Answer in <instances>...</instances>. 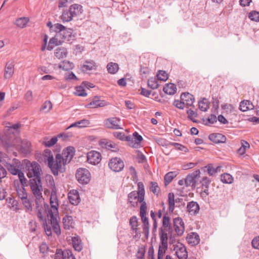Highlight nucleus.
Segmentation results:
<instances>
[{
	"label": "nucleus",
	"mask_w": 259,
	"mask_h": 259,
	"mask_svg": "<svg viewBox=\"0 0 259 259\" xmlns=\"http://www.w3.org/2000/svg\"><path fill=\"white\" fill-rule=\"evenodd\" d=\"M138 219L136 216H133L130 220V225L132 229L135 232L138 230Z\"/></svg>",
	"instance_id": "obj_40"
},
{
	"label": "nucleus",
	"mask_w": 259,
	"mask_h": 259,
	"mask_svg": "<svg viewBox=\"0 0 259 259\" xmlns=\"http://www.w3.org/2000/svg\"><path fill=\"white\" fill-rule=\"evenodd\" d=\"M147 210V205L146 202L141 204L140 206V215L141 218V221L143 224L148 225V218L146 216Z\"/></svg>",
	"instance_id": "obj_21"
},
{
	"label": "nucleus",
	"mask_w": 259,
	"mask_h": 259,
	"mask_svg": "<svg viewBox=\"0 0 259 259\" xmlns=\"http://www.w3.org/2000/svg\"><path fill=\"white\" fill-rule=\"evenodd\" d=\"M72 17L79 15L82 13V7L80 5L74 4L70 6L69 9Z\"/></svg>",
	"instance_id": "obj_20"
},
{
	"label": "nucleus",
	"mask_w": 259,
	"mask_h": 259,
	"mask_svg": "<svg viewBox=\"0 0 259 259\" xmlns=\"http://www.w3.org/2000/svg\"><path fill=\"white\" fill-rule=\"evenodd\" d=\"M87 159L89 163L93 165H96L100 162L101 155L97 151H91L88 152L87 154Z\"/></svg>",
	"instance_id": "obj_10"
},
{
	"label": "nucleus",
	"mask_w": 259,
	"mask_h": 259,
	"mask_svg": "<svg viewBox=\"0 0 259 259\" xmlns=\"http://www.w3.org/2000/svg\"><path fill=\"white\" fill-rule=\"evenodd\" d=\"M73 247L76 251L79 252L82 249V244L78 236L72 238Z\"/></svg>",
	"instance_id": "obj_27"
},
{
	"label": "nucleus",
	"mask_w": 259,
	"mask_h": 259,
	"mask_svg": "<svg viewBox=\"0 0 259 259\" xmlns=\"http://www.w3.org/2000/svg\"><path fill=\"white\" fill-rule=\"evenodd\" d=\"M187 208L191 214H197L200 209L199 205L197 202L192 201L187 204Z\"/></svg>",
	"instance_id": "obj_18"
},
{
	"label": "nucleus",
	"mask_w": 259,
	"mask_h": 259,
	"mask_svg": "<svg viewBox=\"0 0 259 259\" xmlns=\"http://www.w3.org/2000/svg\"><path fill=\"white\" fill-rule=\"evenodd\" d=\"M150 189L151 191L156 195H157L160 191V188L157 183L154 182H151L150 183Z\"/></svg>",
	"instance_id": "obj_48"
},
{
	"label": "nucleus",
	"mask_w": 259,
	"mask_h": 259,
	"mask_svg": "<svg viewBox=\"0 0 259 259\" xmlns=\"http://www.w3.org/2000/svg\"><path fill=\"white\" fill-rule=\"evenodd\" d=\"M187 113L188 114V118L193 122H195V121L193 120V118H196L198 114L197 112L191 109H189L187 110Z\"/></svg>",
	"instance_id": "obj_55"
},
{
	"label": "nucleus",
	"mask_w": 259,
	"mask_h": 259,
	"mask_svg": "<svg viewBox=\"0 0 259 259\" xmlns=\"http://www.w3.org/2000/svg\"><path fill=\"white\" fill-rule=\"evenodd\" d=\"M14 72V63L12 61H9L6 63L5 71L4 78L6 79L11 78Z\"/></svg>",
	"instance_id": "obj_14"
},
{
	"label": "nucleus",
	"mask_w": 259,
	"mask_h": 259,
	"mask_svg": "<svg viewBox=\"0 0 259 259\" xmlns=\"http://www.w3.org/2000/svg\"><path fill=\"white\" fill-rule=\"evenodd\" d=\"M44 158L47 162L48 167L54 176H58L59 173L65 171V164L61 157V154H57L54 159L51 151L47 149L45 151Z\"/></svg>",
	"instance_id": "obj_2"
},
{
	"label": "nucleus",
	"mask_w": 259,
	"mask_h": 259,
	"mask_svg": "<svg viewBox=\"0 0 259 259\" xmlns=\"http://www.w3.org/2000/svg\"><path fill=\"white\" fill-rule=\"evenodd\" d=\"M6 166L8 170L12 175H18L19 180L23 188L25 186H27V180L25 178L23 172L21 171L22 165L19 160L14 159L12 163H7Z\"/></svg>",
	"instance_id": "obj_3"
},
{
	"label": "nucleus",
	"mask_w": 259,
	"mask_h": 259,
	"mask_svg": "<svg viewBox=\"0 0 259 259\" xmlns=\"http://www.w3.org/2000/svg\"><path fill=\"white\" fill-rule=\"evenodd\" d=\"M19 197L22 199V203L26 208L27 211H31L32 207L31 205V202L27 198V194H23L22 196H20L19 195Z\"/></svg>",
	"instance_id": "obj_30"
},
{
	"label": "nucleus",
	"mask_w": 259,
	"mask_h": 259,
	"mask_svg": "<svg viewBox=\"0 0 259 259\" xmlns=\"http://www.w3.org/2000/svg\"><path fill=\"white\" fill-rule=\"evenodd\" d=\"M173 105L180 109H183L185 107V103L183 101L175 100Z\"/></svg>",
	"instance_id": "obj_57"
},
{
	"label": "nucleus",
	"mask_w": 259,
	"mask_h": 259,
	"mask_svg": "<svg viewBox=\"0 0 259 259\" xmlns=\"http://www.w3.org/2000/svg\"><path fill=\"white\" fill-rule=\"evenodd\" d=\"M252 247L256 249H259V236L254 237L251 242Z\"/></svg>",
	"instance_id": "obj_58"
},
{
	"label": "nucleus",
	"mask_w": 259,
	"mask_h": 259,
	"mask_svg": "<svg viewBox=\"0 0 259 259\" xmlns=\"http://www.w3.org/2000/svg\"><path fill=\"white\" fill-rule=\"evenodd\" d=\"M178 175V172L176 171H170L167 173L164 177V184L166 186L169 184L172 180Z\"/></svg>",
	"instance_id": "obj_33"
},
{
	"label": "nucleus",
	"mask_w": 259,
	"mask_h": 259,
	"mask_svg": "<svg viewBox=\"0 0 259 259\" xmlns=\"http://www.w3.org/2000/svg\"><path fill=\"white\" fill-rule=\"evenodd\" d=\"M90 124V121L87 119H82L78 121V127H83L88 126Z\"/></svg>",
	"instance_id": "obj_59"
},
{
	"label": "nucleus",
	"mask_w": 259,
	"mask_h": 259,
	"mask_svg": "<svg viewBox=\"0 0 259 259\" xmlns=\"http://www.w3.org/2000/svg\"><path fill=\"white\" fill-rule=\"evenodd\" d=\"M143 233L145 237L147 238L149 234V224H143Z\"/></svg>",
	"instance_id": "obj_64"
},
{
	"label": "nucleus",
	"mask_w": 259,
	"mask_h": 259,
	"mask_svg": "<svg viewBox=\"0 0 259 259\" xmlns=\"http://www.w3.org/2000/svg\"><path fill=\"white\" fill-rule=\"evenodd\" d=\"M65 78L66 80L77 79V78L72 72L66 73L65 74Z\"/></svg>",
	"instance_id": "obj_61"
},
{
	"label": "nucleus",
	"mask_w": 259,
	"mask_h": 259,
	"mask_svg": "<svg viewBox=\"0 0 259 259\" xmlns=\"http://www.w3.org/2000/svg\"><path fill=\"white\" fill-rule=\"evenodd\" d=\"M85 83L86 82L84 81L80 86L76 87L75 92H74V94L76 95L81 97H85L87 95V93H86L85 92V88L83 86V85H85Z\"/></svg>",
	"instance_id": "obj_32"
},
{
	"label": "nucleus",
	"mask_w": 259,
	"mask_h": 259,
	"mask_svg": "<svg viewBox=\"0 0 259 259\" xmlns=\"http://www.w3.org/2000/svg\"><path fill=\"white\" fill-rule=\"evenodd\" d=\"M75 153L74 147L69 146L63 150L61 157L62 158L64 163L66 164L72 159Z\"/></svg>",
	"instance_id": "obj_9"
},
{
	"label": "nucleus",
	"mask_w": 259,
	"mask_h": 259,
	"mask_svg": "<svg viewBox=\"0 0 259 259\" xmlns=\"http://www.w3.org/2000/svg\"><path fill=\"white\" fill-rule=\"evenodd\" d=\"M174 226L177 235L181 236L184 232V224L181 218L178 217L174 219Z\"/></svg>",
	"instance_id": "obj_12"
},
{
	"label": "nucleus",
	"mask_w": 259,
	"mask_h": 259,
	"mask_svg": "<svg viewBox=\"0 0 259 259\" xmlns=\"http://www.w3.org/2000/svg\"><path fill=\"white\" fill-rule=\"evenodd\" d=\"M221 181L224 184H232L233 182V177L228 173L221 175Z\"/></svg>",
	"instance_id": "obj_36"
},
{
	"label": "nucleus",
	"mask_w": 259,
	"mask_h": 259,
	"mask_svg": "<svg viewBox=\"0 0 259 259\" xmlns=\"http://www.w3.org/2000/svg\"><path fill=\"white\" fill-rule=\"evenodd\" d=\"M156 76L159 80L163 81H165L168 78V74L166 71L163 70L158 71Z\"/></svg>",
	"instance_id": "obj_46"
},
{
	"label": "nucleus",
	"mask_w": 259,
	"mask_h": 259,
	"mask_svg": "<svg viewBox=\"0 0 259 259\" xmlns=\"http://www.w3.org/2000/svg\"><path fill=\"white\" fill-rule=\"evenodd\" d=\"M58 141V137H53L51 140L47 141H45L44 142V144L47 147H50L54 145Z\"/></svg>",
	"instance_id": "obj_52"
},
{
	"label": "nucleus",
	"mask_w": 259,
	"mask_h": 259,
	"mask_svg": "<svg viewBox=\"0 0 259 259\" xmlns=\"http://www.w3.org/2000/svg\"><path fill=\"white\" fill-rule=\"evenodd\" d=\"M96 68V63L92 60L86 61L84 64L81 67V69L84 72L95 69Z\"/></svg>",
	"instance_id": "obj_26"
},
{
	"label": "nucleus",
	"mask_w": 259,
	"mask_h": 259,
	"mask_svg": "<svg viewBox=\"0 0 259 259\" xmlns=\"http://www.w3.org/2000/svg\"><path fill=\"white\" fill-rule=\"evenodd\" d=\"M72 136V134L71 133H61L58 135L57 137L58 138H62L63 140H65L71 137Z\"/></svg>",
	"instance_id": "obj_62"
},
{
	"label": "nucleus",
	"mask_w": 259,
	"mask_h": 259,
	"mask_svg": "<svg viewBox=\"0 0 259 259\" xmlns=\"http://www.w3.org/2000/svg\"><path fill=\"white\" fill-rule=\"evenodd\" d=\"M188 243L192 246L197 245L200 241L199 236L195 232H192L187 237Z\"/></svg>",
	"instance_id": "obj_19"
},
{
	"label": "nucleus",
	"mask_w": 259,
	"mask_h": 259,
	"mask_svg": "<svg viewBox=\"0 0 259 259\" xmlns=\"http://www.w3.org/2000/svg\"><path fill=\"white\" fill-rule=\"evenodd\" d=\"M167 230L163 229L162 228L160 229L159 236L160 243L162 245H167Z\"/></svg>",
	"instance_id": "obj_28"
},
{
	"label": "nucleus",
	"mask_w": 259,
	"mask_h": 259,
	"mask_svg": "<svg viewBox=\"0 0 259 259\" xmlns=\"http://www.w3.org/2000/svg\"><path fill=\"white\" fill-rule=\"evenodd\" d=\"M174 250L179 259H187L188 252L186 247L181 243L177 242L174 245Z\"/></svg>",
	"instance_id": "obj_6"
},
{
	"label": "nucleus",
	"mask_w": 259,
	"mask_h": 259,
	"mask_svg": "<svg viewBox=\"0 0 259 259\" xmlns=\"http://www.w3.org/2000/svg\"><path fill=\"white\" fill-rule=\"evenodd\" d=\"M114 136L122 141L124 140L125 135L123 132H115L113 133Z\"/></svg>",
	"instance_id": "obj_60"
},
{
	"label": "nucleus",
	"mask_w": 259,
	"mask_h": 259,
	"mask_svg": "<svg viewBox=\"0 0 259 259\" xmlns=\"http://www.w3.org/2000/svg\"><path fill=\"white\" fill-rule=\"evenodd\" d=\"M44 229L47 236H50L52 234V230L53 231V228L51 223L50 219H49V224H47L44 226ZM55 232V231H54Z\"/></svg>",
	"instance_id": "obj_51"
},
{
	"label": "nucleus",
	"mask_w": 259,
	"mask_h": 259,
	"mask_svg": "<svg viewBox=\"0 0 259 259\" xmlns=\"http://www.w3.org/2000/svg\"><path fill=\"white\" fill-rule=\"evenodd\" d=\"M68 252L66 251V249L62 250V249H57L55 254V259H64L65 255H68Z\"/></svg>",
	"instance_id": "obj_45"
},
{
	"label": "nucleus",
	"mask_w": 259,
	"mask_h": 259,
	"mask_svg": "<svg viewBox=\"0 0 259 259\" xmlns=\"http://www.w3.org/2000/svg\"><path fill=\"white\" fill-rule=\"evenodd\" d=\"M42 170L40 165L33 161V196L35 197V209L37 217L40 220H43L46 214L50 218L51 223L56 235L61 234L60 227L57 220L58 217V201L55 194H51L50 204L51 208L49 209V205L46 204L41 195L42 187L40 176Z\"/></svg>",
	"instance_id": "obj_1"
},
{
	"label": "nucleus",
	"mask_w": 259,
	"mask_h": 259,
	"mask_svg": "<svg viewBox=\"0 0 259 259\" xmlns=\"http://www.w3.org/2000/svg\"><path fill=\"white\" fill-rule=\"evenodd\" d=\"M163 91L165 94L172 95L176 93L177 88L173 83H167L163 87Z\"/></svg>",
	"instance_id": "obj_25"
},
{
	"label": "nucleus",
	"mask_w": 259,
	"mask_h": 259,
	"mask_svg": "<svg viewBox=\"0 0 259 259\" xmlns=\"http://www.w3.org/2000/svg\"><path fill=\"white\" fill-rule=\"evenodd\" d=\"M60 68H62L64 70L72 69L74 67V64L68 61H64L59 66Z\"/></svg>",
	"instance_id": "obj_42"
},
{
	"label": "nucleus",
	"mask_w": 259,
	"mask_h": 259,
	"mask_svg": "<svg viewBox=\"0 0 259 259\" xmlns=\"http://www.w3.org/2000/svg\"><path fill=\"white\" fill-rule=\"evenodd\" d=\"M72 15H71L69 10L63 11L61 16V19L63 22H69L72 20Z\"/></svg>",
	"instance_id": "obj_38"
},
{
	"label": "nucleus",
	"mask_w": 259,
	"mask_h": 259,
	"mask_svg": "<svg viewBox=\"0 0 259 259\" xmlns=\"http://www.w3.org/2000/svg\"><path fill=\"white\" fill-rule=\"evenodd\" d=\"M21 144L22 149H23L24 152H27L29 150L31 143L29 142L24 140L22 141Z\"/></svg>",
	"instance_id": "obj_56"
},
{
	"label": "nucleus",
	"mask_w": 259,
	"mask_h": 259,
	"mask_svg": "<svg viewBox=\"0 0 259 259\" xmlns=\"http://www.w3.org/2000/svg\"><path fill=\"white\" fill-rule=\"evenodd\" d=\"M124 140L127 141L128 142L129 145L132 147V145L133 144L134 145V144L135 143V142L134 141L133 135V136L129 135L127 136H125Z\"/></svg>",
	"instance_id": "obj_63"
},
{
	"label": "nucleus",
	"mask_w": 259,
	"mask_h": 259,
	"mask_svg": "<svg viewBox=\"0 0 259 259\" xmlns=\"http://www.w3.org/2000/svg\"><path fill=\"white\" fill-rule=\"evenodd\" d=\"M148 86L153 90L157 89L159 84L157 83V79L155 77L150 78L148 80Z\"/></svg>",
	"instance_id": "obj_43"
},
{
	"label": "nucleus",
	"mask_w": 259,
	"mask_h": 259,
	"mask_svg": "<svg viewBox=\"0 0 259 259\" xmlns=\"http://www.w3.org/2000/svg\"><path fill=\"white\" fill-rule=\"evenodd\" d=\"M248 16L251 21L259 22V12L251 11L248 13Z\"/></svg>",
	"instance_id": "obj_44"
},
{
	"label": "nucleus",
	"mask_w": 259,
	"mask_h": 259,
	"mask_svg": "<svg viewBox=\"0 0 259 259\" xmlns=\"http://www.w3.org/2000/svg\"><path fill=\"white\" fill-rule=\"evenodd\" d=\"M254 108L253 104L248 100H244L241 102L240 104L239 109L243 112H246Z\"/></svg>",
	"instance_id": "obj_22"
},
{
	"label": "nucleus",
	"mask_w": 259,
	"mask_h": 259,
	"mask_svg": "<svg viewBox=\"0 0 259 259\" xmlns=\"http://www.w3.org/2000/svg\"><path fill=\"white\" fill-rule=\"evenodd\" d=\"M140 195L136 191H133L129 193L128 195V201L131 206L135 207L138 204V202H140L141 204H143L144 202H146L144 200L141 201L140 200Z\"/></svg>",
	"instance_id": "obj_11"
},
{
	"label": "nucleus",
	"mask_w": 259,
	"mask_h": 259,
	"mask_svg": "<svg viewBox=\"0 0 259 259\" xmlns=\"http://www.w3.org/2000/svg\"><path fill=\"white\" fill-rule=\"evenodd\" d=\"M208 138L215 144L224 143L226 141V137L220 133L211 134L209 135Z\"/></svg>",
	"instance_id": "obj_16"
},
{
	"label": "nucleus",
	"mask_w": 259,
	"mask_h": 259,
	"mask_svg": "<svg viewBox=\"0 0 259 259\" xmlns=\"http://www.w3.org/2000/svg\"><path fill=\"white\" fill-rule=\"evenodd\" d=\"M66 34H68L69 37L72 36V33H56L55 36L50 39L47 49L51 51L55 46L61 45L67 39L66 36L65 35Z\"/></svg>",
	"instance_id": "obj_4"
},
{
	"label": "nucleus",
	"mask_w": 259,
	"mask_h": 259,
	"mask_svg": "<svg viewBox=\"0 0 259 259\" xmlns=\"http://www.w3.org/2000/svg\"><path fill=\"white\" fill-rule=\"evenodd\" d=\"M52 108V104L50 101H46L40 108V110L44 112H48Z\"/></svg>",
	"instance_id": "obj_49"
},
{
	"label": "nucleus",
	"mask_w": 259,
	"mask_h": 259,
	"mask_svg": "<svg viewBox=\"0 0 259 259\" xmlns=\"http://www.w3.org/2000/svg\"><path fill=\"white\" fill-rule=\"evenodd\" d=\"M47 25L50 28V31H54L55 32H60L65 29V27L63 25L56 23L53 25L50 21L47 23Z\"/></svg>",
	"instance_id": "obj_23"
},
{
	"label": "nucleus",
	"mask_w": 259,
	"mask_h": 259,
	"mask_svg": "<svg viewBox=\"0 0 259 259\" xmlns=\"http://www.w3.org/2000/svg\"><path fill=\"white\" fill-rule=\"evenodd\" d=\"M138 191H137L140 195V200L143 201L144 200L145 189L144 186L142 182H139L138 184Z\"/></svg>",
	"instance_id": "obj_41"
},
{
	"label": "nucleus",
	"mask_w": 259,
	"mask_h": 259,
	"mask_svg": "<svg viewBox=\"0 0 259 259\" xmlns=\"http://www.w3.org/2000/svg\"><path fill=\"white\" fill-rule=\"evenodd\" d=\"M76 178L79 183L87 184L90 181L91 175L87 169L80 168L76 171Z\"/></svg>",
	"instance_id": "obj_5"
},
{
	"label": "nucleus",
	"mask_w": 259,
	"mask_h": 259,
	"mask_svg": "<svg viewBox=\"0 0 259 259\" xmlns=\"http://www.w3.org/2000/svg\"><path fill=\"white\" fill-rule=\"evenodd\" d=\"M181 99L188 106H192L195 101V98L192 94L189 93H184L181 96Z\"/></svg>",
	"instance_id": "obj_17"
},
{
	"label": "nucleus",
	"mask_w": 259,
	"mask_h": 259,
	"mask_svg": "<svg viewBox=\"0 0 259 259\" xmlns=\"http://www.w3.org/2000/svg\"><path fill=\"white\" fill-rule=\"evenodd\" d=\"M29 21L28 17H21L18 18L15 21V24L17 26L20 28H24L26 26L27 23Z\"/></svg>",
	"instance_id": "obj_35"
},
{
	"label": "nucleus",
	"mask_w": 259,
	"mask_h": 259,
	"mask_svg": "<svg viewBox=\"0 0 259 259\" xmlns=\"http://www.w3.org/2000/svg\"><path fill=\"white\" fill-rule=\"evenodd\" d=\"M198 106L199 109L202 111H206L209 108L208 101L206 98H203L198 102Z\"/></svg>",
	"instance_id": "obj_37"
},
{
	"label": "nucleus",
	"mask_w": 259,
	"mask_h": 259,
	"mask_svg": "<svg viewBox=\"0 0 259 259\" xmlns=\"http://www.w3.org/2000/svg\"><path fill=\"white\" fill-rule=\"evenodd\" d=\"M133 137L134 141L135 143L132 145V147L138 148L141 146V143L143 140V138L137 132H135L133 133Z\"/></svg>",
	"instance_id": "obj_31"
},
{
	"label": "nucleus",
	"mask_w": 259,
	"mask_h": 259,
	"mask_svg": "<svg viewBox=\"0 0 259 259\" xmlns=\"http://www.w3.org/2000/svg\"><path fill=\"white\" fill-rule=\"evenodd\" d=\"M120 119L116 117H112L107 119L105 121V125L108 128L119 129Z\"/></svg>",
	"instance_id": "obj_13"
},
{
	"label": "nucleus",
	"mask_w": 259,
	"mask_h": 259,
	"mask_svg": "<svg viewBox=\"0 0 259 259\" xmlns=\"http://www.w3.org/2000/svg\"><path fill=\"white\" fill-rule=\"evenodd\" d=\"M167 249V245H162L161 244L159 247L158 251V257L163 258V255L165 252V251Z\"/></svg>",
	"instance_id": "obj_53"
},
{
	"label": "nucleus",
	"mask_w": 259,
	"mask_h": 259,
	"mask_svg": "<svg viewBox=\"0 0 259 259\" xmlns=\"http://www.w3.org/2000/svg\"><path fill=\"white\" fill-rule=\"evenodd\" d=\"M162 226L163 228H164V229L168 230L171 229V227L170 225V218L164 215L163 217Z\"/></svg>",
	"instance_id": "obj_47"
},
{
	"label": "nucleus",
	"mask_w": 259,
	"mask_h": 259,
	"mask_svg": "<svg viewBox=\"0 0 259 259\" xmlns=\"http://www.w3.org/2000/svg\"><path fill=\"white\" fill-rule=\"evenodd\" d=\"M200 171L199 170H195L192 173L188 175L185 179V184L187 187H191L195 188L196 179L200 177Z\"/></svg>",
	"instance_id": "obj_8"
},
{
	"label": "nucleus",
	"mask_w": 259,
	"mask_h": 259,
	"mask_svg": "<svg viewBox=\"0 0 259 259\" xmlns=\"http://www.w3.org/2000/svg\"><path fill=\"white\" fill-rule=\"evenodd\" d=\"M108 165L110 168L113 171L119 172L123 168L124 163L120 158L114 157L109 161Z\"/></svg>",
	"instance_id": "obj_7"
},
{
	"label": "nucleus",
	"mask_w": 259,
	"mask_h": 259,
	"mask_svg": "<svg viewBox=\"0 0 259 259\" xmlns=\"http://www.w3.org/2000/svg\"><path fill=\"white\" fill-rule=\"evenodd\" d=\"M145 253V249L144 247L141 246L139 247L136 254V256L138 259H143L144 257Z\"/></svg>",
	"instance_id": "obj_54"
},
{
	"label": "nucleus",
	"mask_w": 259,
	"mask_h": 259,
	"mask_svg": "<svg viewBox=\"0 0 259 259\" xmlns=\"http://www.w3.org/2000/svg\"><path fill=\"white\" fill-rule=\"evenodd\" d=\"M168 201L169 212H173L175 208V195L172 193H169L168 195Z\"/></svg>",
	"instance_id": "obj_39"
},
{
	"label": "nucleus",
	"mask_w": 259,
	"mask_h": 259,
	"mask_svg": "<svg viewBox=\"0 0 259 259\" xmlns=\"http://www.w3.org/2000/svg\"><path fill=\"white\" fill-rule=\"evenodd\" d=\"M68 198L71 204L76 205L80 202L78 192L76 190H71L68 194Z\"/></svg>",
	"instance_id": "obj_15"
},
{
	"label": "nucleus",
	"mask_w": 259,
	"mask_h": 259,
	"mask_svg": "<svg viewBox=\"0 0 259 259\" xmlns=\"http://www.w3.org/2000/svg\"><path fill=\"white\" fill-rule=\"evenodd\" d=\"M67 52L66 48L60 47L56 50L55 56L59 59H63L67 56Z\"/></svg>",
	"instance_id": "obj_29"
},
{
	"label": "nucleus",
	"mask_w": 259,
	"mask_h": 259,
	"mask_svg": "<svg viewBox=\"0 0 259 259\" xmlns=\"http://www.w3.org/2000/svg\"><path fill=\"white\" fill-rule=\"evenodd\" d=\"M202 188L204 189V192L206 193V191L208 190V188L209 185L210 183V181L209 179L206 177H204L202 179Z\"/></svg>",
	"instance_id": "obj_50"
},
{
	"label": "nucleus",
	"mask_w": 259,
	"mask_h": 259,
	"mask_svg": "<svg viewBox=\"0 0 259 259\" xmlns=\"http://www.w3.org/2000/svg\"><path fill=\"white\" fill-rule=\"evenodd\" d=\"M107 69L109 73L115 74L119 69L118 64L116 63L110 62L107 65Z\"/></svg>",
	"instance_id": "obj_34"
},
{
	"label": "nucleus",
	"mask_w": 259,
	"mask_h": 259,
	"mask_svg": "<svg viewBox=\"0 0 259 259\" xmlns=\"http://www.w3.org/2000/svg\"><path fill=\"white\" fill-rule=\"evenodd\" d=\"M106 105V103L103 100H99L98 97H95L93 101H92L88 106L92 108H97L99 107H104Z\"/></svg>",
	"instance_id": "obj_24"
}]
</instances>
